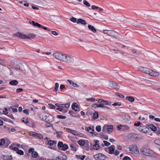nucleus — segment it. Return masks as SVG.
Wrapping results in <instances>:
<instances>
[{
  "mask_svg": "<svg viewBox=\"0 0 160 160\" xmlns=\"http://www.w3.org/2000/svg\"><path fill=\"white\" fill-rule=\"evenodd\" d=\"M11 67L17 70H19L20 71L25 70L23 65L19 61L13 60L11 63Z\"/></svg>",
  "mask_w": 160,
  "mask_h": 160,
  "instance_id": "f257e3e1",
  "label": "nucleus"
},
{
  "mask_svg": "<svg viewBox=\"0 0 160 160\" xmlns=\"http://www.w3.org/2000/svg\"><path fill=\"white\" fill-rule=\"evenodd\" d=\"M144 72L150 75L151 76L154 77H159L158 79L160 80V73L152 70L148 68H145Z\"/></svg>",
  "mask_w": 160,
  "mask_h": 160,
  "instance_id": "f03ea898",
  "label": "nucleus"
},
{
  "mask_svg": "<svg viewBox=\"0 0 160 160\" xmlns=\"http://www.w3.org/2000/svg\"><path fill=\"white\" fill-rule=\"evenodd\" d=\"M141 154L143 155L152 157L153 156V152L151 150L145 148H141L140 149Z\"/></svg>",
  "mask_w": 160,
  "mask_h": 160,
  "instance_id": "7ed1b4c3",
  "label": "nucleus"
},
{
  "mask_svg": "<svg viewBox=\"0 0 160 160\" xmlns=\"http://www.w3.org/2000/svg\"><path fill=\"white\" fill-rule=\"evenodd\" d=\"M75 58H76L73 56L64 54L63 62L72 64L74 63Z\"/></svg>",
  "mask_w": 160,
  "mask_h": 160,
  "instance_id": "20e7f679",
  "label": "nucleus"
},
{
  "mask_svg": "<svg viewBox=\"0 0 160 160\" xmlns=\"http://www.w3.org/2000/svg\"><path fill=\"white\" fill-rule=\"evenodd\" d=\"M129 148L130 152L136 157L139 155V152L136 144H133L130 146Z\"/></svg>",
  "mask_w": 160,
  "mask_h": 160,
  "instance_id": "39448f33",
  "label": "nucleus"
},
{
  "mask_svg": "<svg viewBox=\"0 0 160 160\" xmlns=\"http://www.w3.org/2000/svg\"><path fill=\"white\" fill-rule=\"evenodd\" d=\"M58 148L62 151H66L68 148V146L66 144H63L61 141H59L58 144Z\"/></svg>",
  "mask_w": 160,
  "mask_h": 160,
  "instance_id": "423d86ee",
  "label": "nucleus"
},
{
  "mask_svg": "<svg viewBox=\"0 0 160 160\" xmlns=\"http://www.w3.org/2000/svg\"><path fill=\"white\" fill-rule=\"evenodd\" d=\"M115 149V147L114 145H112L110 146L108 148L109 153L111 154H113L115 155H118L119 152L118 150L114 151Z\"/></svg>",
  "mask_w": 160,
  "mask_h": 160,
  "instance_id": "0eeeda50",
  "label": "nucleus"
},
{
  "mask_svg": "<svg viewBox=\"0 0 160 160\" xmlns=\"http://www.w3.org/2000/svg\"><path fill=\"white\" fill-rule=\"evenodd\" d=\"M93 158L96 160H105L107 157L102 153H99L94 155Z\"/></svg>",
  "mask_w": 160,
  "mask_h": 160,
  "instance_id": "6e6552de",
  "label": "nucleus"
},
{
  "mask_svg": "<svg viewBox=\"0 0 160 160\" xmlns=\"http://www.w3.org/2000/svg\"><path fill=\"white\" fill-rule=\"evenodd\" d=\"M29 135L35 138H37L40 139L43 138V137L41 134L38 133L34 132H30L29 133Z\"/></svg>",
  "mask_w": 160,
  "mask_h": 160,
  "instance_id": "1a4fd4ad",
  "label": "nucleus"
},
{
  "mask_svg": "<svg viewBox=\"0 0 160 160\" xmlns=\"http://www.w3.org/2000/svg\"><path fill=\"white\" fill-rule=\"evenodd\" d=\"M53 56L56 59L62 62H63V60L64 57V54H62L60 53L57 52L54 53L53 54Z\"/></svg>",
  "mask_w": 160,
  "mask_h": 160,
  "instance_id": "9d476101",
  "label": "nucleus"
},
{
  "mask_svg": "<svg viewBox=\"0 0 160 160\" xmlns=\"http://www.w3.org/2000/svg\"><path fill=\"white\" fill-rule=\"evenodd\" d=\"M68 132H70L74 136H76L78 137H82V134L78 132L77 131L71 129L70 128H68L67 129Z\"/></svg>",
  "mask_w": 160,
  "mask_h": 160,
  "instance_id": "9b49d317",
  "label": "nucleus"
},
{
  "mask_svg": "<svg viewBox=\"0 0 160 160\" xmlns=\"http://www.w3.org/2000/svg\"><path fill=\"white\" fill-rule=\"evenodd\" d=\"M45 116V121L47 122H52L54 120V117L51 114L46 113Z\"/></svg>",
  "mask_w": 160,
  "mask_h": 160,
  "instance_id": "f8f14e48",
  "label": "nucleus"
},
{
  "mask_svg": "<svg viewBox=\"0 0 160 160\" xmlns=\"http://www.w3.org/2000/svg\"><path fill=\"white\" fill-rule=\"evenodd\" d=\"M15 35L18 37L22 39H31V38H30V36L29 35L28 36H27L25 34H23L19 32L16 33Z\"/></svg>",
  "mask_w": 160,
  "mask_h": 160,
  "instance_id": "ddd939ff",
  "label": "nucleus"
},
{
  "mask_svg": "<svg viewBox=\"0 0 160 160\" xmlns=\"http://www.w3.org/2000/svg\"><path fill=\"white\" fill-rule=\"evenodd\" d=\"M109 85L111 87L117 89H118L120 88L119 86L117 83L113 81H110Z\"/></svg>",
  "mask_w": 160,
  "mask_h": 160,
  "instance_id": "4468645a",
  "label": "nucleus"
},
{
  "mask_svg": "<svg viewBox=\"0 0 160 160\" xmlns=\"http://www.w3.org/2000/svg\"><path fill=\"white\" fill-rule=\"evenodd\" d=\"M138 130L140 132L146 133L149 130V128L145 126H140L138 128Z\"/></svg>",
  "mask_w": 160,
  "mask_h": 160,
  "instance_id": "2eb2a0df",
  "label": "nucleus"
},
{
  "mask_svg": "<svg viewBox=\"0 0 160 160\" xmlns=\"http://www.w3.org/2000/svg\"><path fill=\"white\" fill-rule=\"evenodd\" d=\"M108 33H109L108 35H109L114 38H117L118 37V33L115 31L110 30Z\"/></svg>",
  "mask_w": 160,
  "mask_h": 160,
  "instance_id": "dca6fc26",
  "label": "nucleus"
},
{
  "mask_svg": "<svg viewBox=\"0 0 160 160\" xmlns=\"http://www.w3.org/2000/svg\"><path fill=\"white\" fill-rule=\"evenodd\" d=\"M72 108L75 111L79 112L80 111L79 106L77 103H73L72 105Z\"/></svg>",
  "mask_w": 160,
  "mask_h": 160,
  "instance_id": "f3484780",
  "label": "nucleus"
},
{
  "mask_svg": "<svg viewBox=\"0 0 160 160\" xmlns=\"http://www.w3.org/2000/svg\"><path fill=\"white\" fill-rule=\"evenodd\" d=\"M67 157L63 154H60L58 157H56V160H66L67 159Z\"/></svg>",
  "mask_w": 160,
  "mask_h": 160,
  "instance_id": "a211bd4d",
  "label": "nucleus"
},
{
  "mask_svg": "<svg viewBox=\"0 0 160 160\" xmlns=\"http://www.w3.org/2000/svg\"><path fill=\"white\" fill-rule=\"evenodd\" d=\"M137 135L135 133H131L128 134L127 138L131 140H133L137 137Z\"/></svg>",
  "mask_w": 160,
  "mask_h": 160,
  "instance_id": "6ab92c4d",
  "label": "nucleus"
},
{
  "mask_svg": "<svg viewBox=\"0 0 160 160\" xmlns=\"http://www.w3.org/2000/svg\"><path fill=\"white\" fill-rule=\"evenodd\" d=\"M93 147L94 149L96 150H98L100 148L98 140L95 141V144L93 145Z\"/></svg>",
  "mask_w": 160,
  "mask_h": 160,
  "instance_id": "aec40b11",
  "label": "nucleus"
},
{
  "mask_svg": "<svg viewBox=\"0 0 160 160\" xmlns=\"http://www.w3.org/2000/svg\"><path fill=\"white\" fill-rule=\"evenodd\" d=\"M70 106V103H67L66 104H61L60 107H61L62 109L68 108Z\"/></svg>",
  "mask_w": 160,
  "mask_h": 160,
  "instance_id": "412c9836",
  "label": "nucleus"
},
{
  "mask_svg": "<svg viewBox=\"0 0 160 160\" xmlns=\"http://www.w3.org/2000/svg\"><path fill=\"white\" fill-rule=\"evenodd\" d=\"M77 22L78 24L81 23L83 25H86L87 23L84 20L80 18L77 20Z\"/></svg>",
  "mask_w": 160,
  "mask_h": 160,
  "instance_id": "4be33fe9",
  "label": "nucleus"
},
{
  "mask_svg": "<svg viewBox=\"0 0 160 160\" xmlns=\"http://www.w3.org/2000/svg\"><path fill=\"white\" fill-rule=\"evenodd\" d=\"M87 130L89 132L91 133L93 132L94 131V127L93 126H89L87 128Z\"/></svg>",
  "mask_w": 160,
  "mask_h": 160,
  "instance_id": "5701e85b",
  "label": "nucleus"
},
{
  "mask_svg": "<svg viewBox=\"0 0 160 160\" xmlns=\"http://www.w3.org/2000/svg\"><path fill=\"white\" fill-rule=\"evenodd\" d=\"M46 113H40L39 115V116L41 119L43 121H45V118L46 117L45 116L46 115Z\"/></svg>",
  "mask_w": 160,
  "mask_h": 160,
  "instance_id": "b1692460",
  "label": "nucleus"
},
{
  "mask_svg": "<svg viewBox=\"0 0 160 160\" xmlns=\"http://www.w3.org/2000/svg\"><path fill=\"white\" fill-rule=\"evenodd\" d=\"M75 157L77 159H79L81 160H83L86 157V156L84 155H76Z\"/></svg>",
  "mask_w": 160,
  "mask_h": 160,
  "instance_id": "393cba45",
  "label": "nucleus"
},
{
  "mask_svg": "<svg viewBox=\"0 0 160 160\" xmlns=\"http://www.w3.org/2000/svg\"><path fill=\"white\" fill-rule=\"evenodd\" d=\"M126 98L127 100H128L130 102H133L135 100V98L133 97L127 96L126 97Z\"/></svg>",
  "mask_w": 160,
  "mask_h": 160,
  "instance_id": "a878e982",
  "label": "nucleus"
},
{
  "mask_svg": "<svg viewBox=\"0 0 160 160\" xmlns=\"http://www.w3.org/2000/svg\"><path fill=\"white\" fill-rule=\"evenodd\" d=\"M16 143H12L11 145V149H12L14 151H17L18 149V148L17 146H16Z\"/></svg>",
  "mask_w": 160,
  "mask_h": 160,
  "instance_id": "bb28decb",
  "label": "nucleus"
},
{
  "mask_svg": "<svg viewBox=\"0 0 160 160\" xmlns=\"http://www.w3.org/2000/svg\"><path fill=\"white\" fill-rule=\"evenodd\" d=\"M130 129V127L127 125H122V130H128Z\"/></svg>",
  "mask_w": 160,
  "mask_h": 160,
  "instance_id": "cd10ccee",
  "label": "nucleus"
},
{
  "mask_svg": "<svg viewBox=\"0 0 160 160\" xmlns=\"http://www.w3.org/2000/svg\"><path fill=\"white\" fill-rule=\"evenodd\" d=\"M57 141L55 140H49L48 141V144L51 146H52L54 144H56Z\"/></svg>",
  "mask_w": 160,
  "mask_h": 160,
  "instance_id": "c85d7f7f",
  "label": "nucleus"
},
{
  "mask_svg": "<svg viewBox=\"0 0 160 160\" xmlns=\"http://www.w3.org/2000/svg\"><path fill=\"white\" fill-rule=\"evenodd\" d=\"M148 127L152 131H155L157 130V128L153 124H150Z\"/></svg>",
  "mask_w": 160,
  "mask_h": 160,
  "instance_id": "c756f323",
  "label": "nucleus"
},
{
  "mask_svg": "<svg viewBox=\"0 0 160 160\" xmlns=\"http://www.w3.org/2000/svg\"><path fill=\"white\" fill-rule=\"evenodd\" d=\"M88 27L89 29L91 30L93 32L95 33L96 32V29L93 26L91 25H88Z\"/></svg>",
  "mask_w": 160,
  "mask_h": 160,
  "instance_id": "7c9ffc66",
  "label": "nucleus"
},
{
  "mask_svg": "<svg viewBox=\"0 0 160 160\" xmlns=\"http://www.w3.org/2000/svg\"><path fill=\"white\" fill-rule=\"evenodd\" d=\"M2 159L4 160H10V157L9 155H4L2 156Z\"/></svg>",
  "mask_w": 160,
  "mask_h": 160,
  "instance_id": "2f4dec72",
  "label": "nucleus"
},
{
  "mask_svg": "<svg viewBox=\"0 0 160 160\" xmlns=\"http://www.w3.org/2000/svg\"><path fill=\"white\" fill-rule=\"evenodd\" d=\"M113 126L112 125H110L108 126V133H111L112 129H113Z\"/></svg>",
  "mask_w": 160,
  "mask_h": 160,
  "instance_id": "473e14b6",
  "label": "nucleus"
},
{
  "mask_svg": "<svg viewBox=\"0 0 160 160\" xmlns=\"http://www.w3.org/2000/svg\"><path fill=\"white\" fill-rule=\"evenodd\" d=\"M123 118L125 121H126L127 120H129L130 119V117L128 115H124L123 116Z\"/></svg>",
  "mask_w": 160,
  "mask_h": 160,
  "instance_id": "72a5a7b5",
  "label": "nucleus"
},
{
  "mask_svg": "<svg viewBox=\"0 0 160 160\" xmlns=\"http://www.w3.org/2000/svg\"><path fill=\"white\" fill-rule=\"evenodd\" d=\"M78 144L81 146H83L85 144V140H80L78 142Z\"/></svg>",
  "mask_w": 160,
  "mask_h": 160,
  "instance_id": "f704fd0d",
  "label": "nucleus"
},
{
  "mask_svg": "<svg viewBox=\"0 0 160 160\" xmlns=\"http://www.w3.org/2000/svg\"><path fill=\"white\" fill-rule=\"evenodd\" d=\"M93 118L94 119H96L98 117V112H95L93 115Z\"/></svg>",
  "mask_w": 160,
  "mask_h": 160,
  "instance_id": "c9c22d12",
  "label": "nucleus"
},
{
  "mask_svg": "<svg viewBox=\"0 0 160 160\" xmlns=\"http://www.w3.org/2000/svg\"><path fill=\"white\" fill-rule=\"evenodd\" d=\"M16 151V153L19 155H23L24 152L23 151L21 150H19L18 149Z\"/></svg>",
  "mask_w": 160,
  "mask_h": 160,
  "instance_id": "e433bc0d",
  "label": "nucleus"
},
{
  "mask_svg": "<svg viewBox=\"0 0 160 160\" xmlns=\"http://www.w3.org/2000/svg\"><path fill=\"white\" fill-rule=\"evenodd\" d=\"M18 83V82L17 80H13L11 81V85H16Z\"/></svg>",
  "mask_w": 160,
  "mask_h": 160,
  "instance_id": "4c0bfd02",
  "label": "nucleus"
},
{
  "mask_svg": "<svg viewBox=\"0 0 160 160\" xmlns=\"http://www.w3.org/2000/svg\"><path fill=\"white\" fill-rule=\"evenodd\" d=\"M108 126H107V125H105L103 127L102 131L104 132V133H105L107 132V131H108Z\"/></svg>",
  "mask_w": 160,
  "mask_h": 160,
  "instance_id": "58836bf2",
  "label": "nucleus"
},
{
  "mask_svg": "<svg viewBox=\"0 0 160 160\" xmlns=\"http://www.w3.org/2000/svg\"><path fill=\"white\" fill-rule=\"evenodd\" d=\"M59 86V84L58 83H56L55 84V87L53 89V91L56 92L57 91H58Z\"/></svg>",
  "mask_w": 160,
  "mask_h": 160,
  "instance_id": "ea45409f",
  "label": "nucleus"
},
{
  "mask_svg": "<svg viewBox=\"0 0 160 160\" xmlns=\"http://www.w3.org/2000/svg\"><path fill=\"white\" fill-rule=\"evenodd\" d=\"M83 3L85 5L88 7H89L90 6V4L86 0H84L83 1Z\"/></svg>",
  "mask_w": 160,
  "mask_h": 160,
  "instance_id": "a19ab883",
  "label": "nucleus"
},
{
  "mask_svg": "<svg viewBox=\"0 0 160 160\" xmlns=\"http://www.w3.org/2000/svg\"><path fill=\"white\" fill-rule=\"evenodd\" d=\"M112 105L114 106H121L122 105V104L120 102H117L113 103L112 104Z\"/></svg>",
  "mask_w": 160,
  "mask_h": 160,
  "instance_id": "79ce46f5",
  "label": "nucleus"
},
{
  "mask_svg": "<svg viewBox=\"0 0 160 160\" xmlns=\"http://www.w3.org/2000/svg\"><path fill=\"white\" fill-rule=\"evenodd\" d=\"M0 64L3 66H5L6 65L4 60L1 59H0Z\"/></svg>",
  "mask_w": 160,
  "mask_h": 160,
  "instance_id": "37998d69",
  "label": "nucleus"
},
{
  "mask_svg": "<svg viewBox=\"0 0 160 160\" xmlns=\"http://www.w3.org/2000/svg\"><path fill=\"white\" fill-rule=\"evenodd\" d=\"M57 118L58 119H65L66 118V117L65 116H62V115H58L57 116Z\"/></svg>",
  "mask_w": 160,
  "mask_h": 160,
  "instance_id": "c03bdc74",
  "label": "nucleus"
},
{
  "mask_svg": "<svg viewBox=\"0 0 160 160\" xmlns=\"http://www.w3.org/2000/svg\"><path fill=\"white\" fill-rule=\"evenodd\" d=\"M38 154L37 152H36L34 151L32 153V157L35 158L38 157Z\"/></svg>",
  "mask_w": 160,
  "mask_h": 160,
  "instance_id": "a18cd8bd",
  "label": "nucleus"
},
{
  "mask_svg": "<svg viewBox=\"0 0 160 160\" xmlns=\"http://www.w3.org/2000/svg\"><path fill=\"white\" fill-rule=\"evenodd\" d=\"M29 22L30 23L32 24L33 26L37 27V25H38V23L34 21H30Z\"/></svg>",
  "mask_w": 160,
  "mask_h": 160,
  "instance_id": "49530a36",
  "label": "nucleus"
},
{
  "mask_svg": "<svg viewBox=\"0 0 160 160\" xmlns=\"http://www.w3.org/2000/svg\"><path fill=\"white\" fill-rule=\"evenodd\" d=\"M154 143L160 146V139H157L154 140Z\"/></svg>",
  "mask_w": 160,
  "mask_h": 160,
  "instance_id": "de8ad7c7",
  "label": "nucleus"
},
{
  "mask_svg": "<svg viewBox=\"0 0 160 160\" xmlns=\"http://www.w3.org/2000/svg\"><path fill=\"white\" fill-rule=\"evenodd\" d=\"M48 106L51 109H55L56 108V107L55 105L49 103L48 104Z\"/></svg>",
  "mask_w": 160,
  "mask_h": 160,
  "instance_id": "09e8293b",
  "label": "nucleus"
},
{
  "mask_svg": "<svg viewBox=\"0 0 160 160\" xmlns=\"http://www.w3.org/2000/svg\"><path fill=\"white\" fill-rule=\"evenodd\" d=\"M96 130L98 132H100L101 131V127L100 125L96 126Z\"/></svg>",
  "mask_w": 160,
  "mask_h": 160,
  "instance_id": "8fccbe9b",
  "label": "nucleus"
},
{
  "mask_svg": "<svg viewBox=\"0 0 160 160\" xmlns=\"http://www.w3.org/2000/svg\"><path fill=\"white\" fill-rule=\"evenodd\" d=\"M86 99L87 101H90L92 102H94L95 100V99L93 98H87Z\"/></svg>",
  "mask_w": 160,
  "mask_h": 160,
  "instance_id": "3c124183",
  "label": "nucleus"
},
{
  "mask_svg": "<svg viewBox=\"0 0 160 160\" xmlns=\"http://www.w3.org/2000/svg\"><path fill=\"white\" fill-rule=\"evenodd\" d=\"M5 143V141L3 138H2L0 140V145H2Z\"/></svg>",
  "mask_w": 160,
  "mask_h": 160,
  "instance_id": "603ef678",
  "label": "nucleus"
},
{
  "mask_svg": "<svg viewBox=\"0 0 160 160\" xmlns=\"http://www.w3.org/2000/svg\"><path fill=\"white\" fill-rule=\"evenodd\" d=\"M11 109H12L13 112H18V109L16 108H13V106H11Z\"/></svg>",
  "mask_w": 160,
  "mask_h": 160,
  "instance_id": "864d4df0",
  "label": "nucleus"
},
{
  "mask_svg": "<svg viewBox=\"0 0 160 160\" xmlns=\"http://www.w3.org/2000/svg\"><path fill=\"white\" fill-rule=\"evenodd\" d=\"M70 20L72 22H77V18H74L72 17V18H71L70 19Z\"/></svg>",
  "mask_w": 160,
  "mask_h": 160,
  "instance_id": "5fc2aeb1",
  "label": "nucleus"
},
{
  "mask_svg": "<svg viewBox=\"0 0 160 160\" xmlns=\"http://www.w3.org/2000/svg\"><path fill=\"white\" fill-rule=\"evenodd\" d=\"M22 121L24 122L25 123H27L28 122V119H26L24 118H23L22 120Z\"/></svg>",
  "mask_w": 160,
  "mask_h": 160,
  "instance_id": "6e6d98bb",
  "label": "nucleus"
},
{
  "mask_svg": "<svg viewBox=\"0 0 160 160\" xmlns=\"http://www.w3.org/2000/svg\"><path fill=\"white\" fill-rule=\"evenodd\" d=\"M115 94L117 95V96H118L119 97L121 98H123L124 97V96L122 94H120L119 93H115Z\"/></svg>",
  "mask_w": 160,
  "mask_h": 160,
  "instance_id": "4d7b16f0",
  "label": "nucleus"
},
{
  "mask_svg": "<svg viewBox=\"0 0 160 160\" xmlns=\"http://www.w3.org/2000/svg\"><path fill=\"white\" fill-rule=\"evenodd\" d=\"M111 102H109L108 101L104 100V102H103V104L109 105L111 104Z\"/></svg>",
  "mask_w": 160,
  "mask_h": 160,
  "instance_id": "13d9d810",
  "label": "nucleus"
},
{
  "mask_svg": "<svg viewBox=\"0 0 160 160\" xmlns=\"http://www.w3.org/2000/svg\"><path fill=\"white\" fill-rule=\"evenodd\" d=\"M138 70L141 71H142V72H144V69L145 68V67H138Z\"/></svg>",
  "mask_w": 160,
  "mask_h": 160,
  "instance_id": "bf43d9fd",
  "label": "nucleus"
},
{
  "mask_svg": "<svg viewBox=\"0 0 160 160\" xmlns=\"http://www.w3.org/2000/svg\"><path fill=\"white\" fill-rule=\"evenodd\" d=\"M103 142L104 143V145L105 146H108L110 145V143L107 141H103Z\"/></svg>",
  "mask_w": 160,
  "mask_h": 160,
  "instance_id": "052dcab7",
  "label": "nucleus"
},
{
  "mask_svg": "<svg viewBox=\"0 0 160 160\" xmlns=\"http://www.w3.org/2000/svg\"><path fill=\"white\" fill-rule=\"evenodd\" d=\"M141 122H135L134 125L135 126L138 127L141 125Z\"/></svg>",
  "mask_w": 160,
  "mask_h": 160,
  "instance_id": "680f3d73",
  "label": "nucleus"
},
{
  "mask_svg": "<svg viewBox=\"0 0 160 160\" xmlns=\"http://www.w3.org/2000/svg\"><path fill=\"white\" fill-rule=\"evenodd\" d=\"M98 104L93 103L92 105V107L95 108H98Z\"/></svg>",
  "mask_w": 160,
  "mask_h": 160,
  "instance_id": "e2e57ef3",
  "label": "nucleus"
},
{
  "mask_svg": "<svg viewBox=\"0 0 160 160\" xmlns=\"http://www.w3.org/2000/svg\"><path fill=\"white\" fill-rule=\"evenodd\" d=\"M123 160H131V159L128 156H126L123 158Z\"/></svg>",
  "mask_w": 160,
  "mask_h": 160,
  "instance_id": "0e129e2a",
  "label": "nucleus"
},
{
  "mask_svg": "<svg viewBox=\"0 0 160 160\" xmlns=\"http://www.w3.org/2000/svg\"><path fill=\"white\" fill-rule=\"evenodd\" d=\"M34 152V149L33 148H31L28 150V152L32 153Z\"/></svg>",
  "mask_w": 160,
  "mask_h": 160,
  "instance_id": "69168bd1",
  "label": "nucleus"
},
{
  "mask_svg": "<svg viewBox=\"0 0 160 160\" xmlns=\"http://www.w3.org/2000/svg\"><path fill=\"white\" fill-rule=\"evenodd\" d=\"M51 32L52 34L55 36H58V33L55 31H52Z\"/></svg>",
  "mask_w": 160,
  "mask_h": 160,
  "instance_id": "338daca9",
  "label": "nucleus"
},
{
  "mask_svg": "<svg viewBox=\"0 0 160 160\" xmlns=\"http://www.w3.org/2000/svg\"><path fill=\"white\" fill-rule=\"evenodd\" d=\"M102 137L106 140H107L108 139V137L107 135H102Z\"/></svg>",
  "mask_w": 160,
  "mask_h": 160,
  "instance_id": "774afa93",
  "label": "nucleus"
}]
</instances>
